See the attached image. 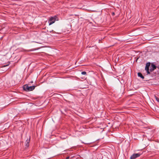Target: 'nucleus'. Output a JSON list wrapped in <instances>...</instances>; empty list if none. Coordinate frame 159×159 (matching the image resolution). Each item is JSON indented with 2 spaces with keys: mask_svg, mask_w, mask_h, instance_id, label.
Listing matches in <instances>:
<instances>
[{
  "mask_svg": "<svg viewBox=\"0 0 159 159\" xmlns=\"http://www.w3.org/2000/svg\"><path fill=\"white\" fill-rule=\"evenodd\" d=\"M57 18V17L56 16L53 17H50L48 20V22H49V25H50L54 23L55 22Z\"/></svg>",
  "mask_w": 159,
  "mask_h": 159,
  "instance_id": "f257e3e1",
  "label": "nucleus"
},
{
  "mask_svg": "<svg viewBox=\"0 0 159 159\" xmlns=\"http://www.w3.org/2000/svg\"><path fill=\"white\" fill-rule=\"evenodd\" d=\"M150 65V63L149 62L146 64V66L145 67V70L147 71V74H150V72L149 70V66Z\"/></svg>",
  "mask_w": 159,
  "mask_h": 159,
  "instance_id": "f03ea898",
  "label": "nucleus"
},
{
  "mask_svg": "<svg viewBox=\"0 0 159 159\" xmlns=\"http://www.w3.org/2000/svg\"><path fill=\"white\" fill-rule=\"evenodd\" d=\"M140 155L141 154L139 153L134 154L131 156L130 159H134L136 158L139 157Z\"/></svg>",
  "mask_w": 159,
  "mask_h": 159,
  "instance_id": "7ed1b4c3",
  "label": "nucleus"
},
{
  "mask_svg": "<svg viewBox=\"0 0 159 159\" xmlns=\"http://www.w3.org/2000/svg\"><path fill=\"white\" fill-rule=\"evenodd\" d=\"M151 68L150 70V72H152L155 69H156L157 68L156 66L154 65L153 63H152L151 65Z\"/></svg>",
  "mask_w": 159,
  "mask_h": 159,
  "instance_id": "20e7f679",
  "label": "nucleus"
},
{
  "mask_svg": "<svg viewBox=\"0 0 159 159\" xmlns=\"http://www.w3.org/2000/svg\"><path fill=\"white\" fill-rule=\"evenodd\" d=\"M30 142V139H27L25 143V148H28L29 146V143Z\"/></svg>",
  "mask_w": 159,
  "mask_h": 159,
  "instance_id": "39448f33",
  "label": "nucleus"
},
{
  "mask_svg": "<svg viewBox=\"0 0 159 159\" xmlns=\"http://www.w3.org/2000/svg\"><path fill=\"white\" fill-rule=\"evenodd\" d=\"M29 86L27 84H25L23 86V89L26 91H28Z\"/></svg>",
  "mask_w": 159,
  "mask_h": 159,
  "instance_id": "423d86ee",
  "label": "nucleus"
},
{
  "mask_svg": "<svg viewBox=\"0 0 159 159\" xmlns=\"http://www.w3.org/2000/svg\"><path fill=\"white\" fill-rule=\"evenodd\" d=\"M35 86H29L28 91H31L33 90L35 88Z\"/></svg>",
  "mask_w": 159,
  "mask_h": 159,
  "instance_id": "0eeeda50",
  "label": "nucleus"
},
{
  "mask_svg": "<svg viewBox=\"0 0 159 159\" xmlns=\"http://www.w3.org/2000/svg\"><path fill=\"white\" fill-rule=\"evenodd\" d=\"M138 75L139 77H140L142 79H144V76L141 73L139 72L138 74Z\"/></svg>",
  "mask_w": 159,
  "mask_h": 159,
  "instance_id": "6e6552de",
  "label": "nucleus"
},
{
  "mask_svg": "<svg viewBox=\"0 0 159 159\" xmlns=\"http://www.w3.org/2000/svg\"><path fill=\"white\" fill-rule=\"evenodd\" d=\"M81 74L83 75H86L87 73L85 71H83L81 72Z\"/></svg>",
  "mask_w": 159,
  "mask_h": 159,
  "instance_id": "1a4fd4ad",
  "label": "nucleus"
},
{
  "mask_svg": "<svg viewBox=\"0 0 159 159\" xmlns=\"http://www.w3.org/2000/svg\"><path fill=\"white\" fill-rule=\"evenodd\" d=\"M155 98L156 100L159 102V98L156 96H155Z\"/></svg>",
  "mask_w": 159,
  "mask_h": 159,
  "instance_id": "9d476101",
  "label": "nucleus"
},
{
  "mask_svg": "<svg viewBox=\"0 0 159 159\" xmlns=\"http://www.w3.org/2000/svg\"><path fill=\"white\" fill-rule=\"evenodd\" d=\"M36 49H35V48L32 49H30V50H28V51H33L36 50Z\"/></svg>",
  "mask_w": 159,
  "mask_h": 159,
  "instance_id": "9b49d317",
  "label": "nucleus"
},
{
  "mask_svg": "<svg viewBox=\"0 0 159 159\" xmlns=\"http://www.w3.org/2000/svg\"><path fill=\"white\" fill-rule=\"evenodd\" d=\"M115 13L114 12H112V16H114L115 15Z\"/></svg>",
  "mask_w": 159,
  "mask_h": 159,
  "instance_id": "f8f14e48",
  "label": "nucleus"
},
{
  "mask_svg": "<svg viewBox=\"0 0 159 159\" xmlns=\"http://www.w3.org/2000/svg\"><path fill=\"white\" fill-rule=\"evenodd\" d=\"M52 32H53V33H54V32H55L54 31H53V30H52Z\"/></svg>",
  "mask_w": 159,
  "mask_h": 159,
  "instance_id": "ddd939ff",
  "label": "nucleus"
}]
</instances>
